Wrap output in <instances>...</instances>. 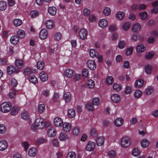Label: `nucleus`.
Instances as JSON below:
<instances>
[{
  "instance_id": "nucleus-1",
  "label": "nucleus",
  "mask_w": 158,
  "mask_h": 158,
  "mask_svg": "<svg viewBox=\"0 0 158 158\" xmlns=\"http://www.w3.org/2000/svg\"><path fill=\"white\" fill-rule=\"evenodd\" d=\"M44 123L43 119L41 118H37L35 122L31 126V129L33 130L36 129H40L43 128Z\"/></svg>"
},
{
  "instance_id": "nucleus-2",
  "label": "nucleus",
  "mask_w": 158,
  "mask_h": 158,
  "mask_svg": "<svg viewBox=\"0 0 158 158\" xmlns=\"http://www.w3.org/2000/svg\"><path fill=\"white\" fill-rule=\"evenodd\" d=\"M131 140L130 138L127 136L123 137L120 141L121 147L124 148L128 147L130 144Z\"/></svg>"
},
{
  "instance_id": "nucleus-3",
  "label": "nucleus",
  "mask_w": 158,
  "mask_h": 158,
  "mask_svg": "<svg viewBox=\"0 0 158 158\" xmlns=\"http://www.w3.org/2000/svg\"><path fill=\"white\" fill-rule=\"evenodd\" d=\"M11 108V104L9 102H5L1 105V110L3 113L9 112Z\"/></svg>"
},
{
  "instance_id": "nucleus-4",
  "label": "nucleus",
  "mask_w": 158,
  "mask_h": 158,
  "mask_svg": "<svg viewBox=\"0 0 158 158\" xmlns=\"http://www.w3.org/2000/svg\"><path fill=\"white\" fill-rule=\"evenodd\" d=\"M87 34V30L84 28L80 29L78 33L80 39L82 40H85L86 38Z\"/></svg>"
},
{
  "instance_id": "nucleus-5",
  "label": "nucleus",
  "mask_w": 158,
  "mask_h": 158,
  "mask_svg": "<svg viewBox=\"0 0 158 158\" xmlns=\"http://www.w3.org/2000/svg\"><path fill=\"white\" fill-rule=\"evenodd\" d=\"M74 73V71L73 69H68L64 70V75L66 77L70 78L73 77Z\"/></svg>"
},
{
  "instance_id": "nucleus-6",
  "label": "nucleus",
  "mask_w": 158,
  "mask_h": 158,
  "mask_svg": "<svg viewBox=\"0 0 158 158\" xmlns=\"http://www.w3.org/2000/svg\"><path fill=\"white\" fill-rule=\"evenodd\" d=\"M110 99L111 102L114 103L119 102L121 99L120 96L117 94H112L110 96Z\"/></svg>"
},
{
  "instance_id": "nucleus-7",
  "label": "nucleus",
  "mask_w": 158,
  "mask_h": 158,
  "mask_svg": "<svg viewBox=\"0 0 158 158\" xmlns=\"http://www.w3.org/2000/svg\"><path fill=\"white\" fill-rule=\"evenodd\" d=\"M108 24V21L105 19H100L98 22V26L102 29L105 28Z\"/></svg>"
},
{
  "instance_id": "nucleus-8",
  "label": "nucleus",
  "mask_w": 158,
  "mask_h": 158,
  "mask_svg": "<svg viewBox=\"0 0 158 158\" xmlns=\"http://www.w3.org/2000/svg\"><path fill=\"white\" fill-rule=\"evenodd\" d=\"M136 51L138 53H140L144 52L146 50V47L143 44H140L136 47Z\"/></svg>"
},
{
  "instance_id": "nucleus-9",
  "label": "nucleus",
  "mask_w": 158,
  "mask_h": 158,
  "mask_svg": "<svg viewBox=\"0 0 158 158\" xmlns=\"http://www.w3.org/2000/svg\"><path fill=\"white\" fill-rule=\"evenodd\" d=\"M48 33L47 30L45 29H41L39 34V37L40 39L44 40L46 39L48 36Z\"/></svg>"
},
{
  "instance_id": "nucleus-10",
  "label": "nucleus",
  "mask_w": 158,
  "mask_h": 158,
  "mask_svg": "<svg viewBox=\"0 0 158 158\" xmlns=\"http://www.w3.org/2000/svg\"><path fill=\"white\" fill-rule=\"evenodd\" d=\"M87 65L89 68L92 70L96 69V64L94 60H89L87 62Z\"/></svg>"
},
{
  "instance_id": "nucleus-11",
  "label": "nucleus",
  "mask_w": 158,
  "mask_h": 158,
  "mask_svg": "<svg viewBox=\"0 0 158 158\" xmlns=\"http://www.w3.org/2000/svg\"><path fill=\"white\" fill-rule=\"evenodd\" d=\"M95 147V143L92 141H89L87 143L85 149L87 151L90 152L94 150Z\"/></svg>"
},
{
  "instance_id": "nucleus-12",
  "label": "nucleus",
  "mask_w": 158,
  "mask_h": 158,
  "mask_svg": "<svg viewBox=\"0 0 158 158\" xmlns=\"http://www.w3.org/2000/svg\"><path fill=\"white\" fill-rule=\"evenodd\" d=\"M62 126L63 130L65 132H69L71 130L72 125L69 123L64 122Z\"/></svg>"
},
{
  "instance_id": "nucleus-13",
  "label": "nucleus",
  "mask_w": 158,
  "mask_h": 158,
  "mask_svg": "<svg viewBox=\"0 0 158 158\" xmlns=\"http://www.w3.org/2000/svg\"><path fill=\"white\" fill-rule=\"evenodd\" d=\"M8 147V144L6 141L5 139H2L0 141V151H4Z\"/></svg>"
},
{
  "instance_id": "nucleus-14",
  "label": "nucleus",
  "mask_w": 158,
  "mask_h": 158,
  "mask_svg": "<svg viewBox=\"0 0 158 158\" xmlns=\"http://www.w3.org/2000/svg\"><path fill=\"white\" fill-rule=\"evenodd\" d=\"M54 124L56 127H61L63 124L62 119L59 117H56L54 120Z\"/></svg>"
},
{
  "instance_id": "nucleus-15",
  "label": "nucleus",
  "mask_w": 158,
  "mask_h": 158,
  "mask_svg": "<svg viewBox=\"0 0 158 158\" xmlns=\"http://www.w3.org/2000/svg\"><path fill=\"white\" fill-rule=\"evenodd\" d=\"M47 141V140L46 138H40L35 139L34 142L36 145L39 146L40 145L46 143Z\"/></svg>"
},
{
  "instance_id": "nucleus-16",
  "label": "nucleus",
  "mask_w": 158,
  "mask_h": 158,
  "mask_svg": "<svg viewBox=\"0 0 158 158\" xmlns=\"http://www.w3.org/2000/svg\"><path fill=\"white\" fill-rule=\"evenodd\" d=\"M140 24L137 23L133 24L131 30L133 32H137L140 31Z\"/></svg>"
},
{
  "instance_id": "nucleus-17",
  "label": "nucleus",
  "mask_w": 158,
  "mask_h": 158,
  "mask_svg": "<svg viewBox=\"0 0 158 158\" xmlns=\"http://www.w3.org/2000/svg\"><path fill=\"white\" fill-rule=\"evenodd\" d=\"M144 81L142 79H138L136 80L134 83V86L135 88H139L141 87L143 85Z\"/></svg>"
},
{
  "instance_id": "nucleus-18",
  "label": "nucleus",
  "mask_w": 158,
  "mask_h": 158,
  "mask_svg": "<svg viewBox=\"0 0 158 158\" xmlns=\"http://www.w3.org/2000/svg\"><path fill=\"white\" fill-rule=\"evenodd\" d=\"M124 13L121 11H118L115 15L116 19L118 21L123 20L124 17Z\"/></svg>"
},
{
  "instance_id": "nucleus-19",
  "label": "nucleus",
  "mask_w": 158,
  "mask_h": 158,
  "mask_svg": "<svg viewBox=\"0 0 158 158\" xmlns=\"http://www.w3.org/2000/svg\"><path fill=\"white\" fill-rule=\"evenodd\" d=\"M40 80L42 82H45L48 79L47 74L44 72H41L40 74Z\"/></svg>"
},
{
  "instance_id": "nucleus-20",
  "label": "nucleus",
  "mask_w": 158,
  "mask_h": 158,
  "mask_svg": "<svg viewBox=\"0 0 158 158\" xmlns=\"http://www.w3.org/2000/svg\"><path fill=\"white\" fill-rule=\"evenodd\" d=\"M37 153V149L35 147L30 148L28 151V155L31 157L35 156Z\"/></svg>"
},
{
  "instance_id": "nucleus-21",
  "label": "nucleus",
  "mask_w": 158,
  "mask_h": 158,
  "mask_svg": "<svg viewBox=\"0 0 158 158\" xmlns=\"http://www.w3.org/2000/svg\"><path fill=\"white\" fill-rule=\"evenodd\" d=\"M47 134L48 136L53 137L56 135V132L53 127H51L48 129Z\"/></svg>"
},
{
  "instance_id": "nucleus-22",
  "label": "nucleus",
  "mask_w": 158,
  "mask_h": 158,
  "mask_svg": "<svg viewBox=\"0 0 158 158\" xmlns=\"http://www.w3.org/2000/svg\"><path fill=\"white\" fill-rule=\"evenodd\" d=\"M71 98V94L69 92H67L64 93L63 99L66 102H70Z\"/></svg>"
},
{
  "instance_id": "nucleus-23",
  "label": "nucleus",
  "mask_w": 158,
  "mask_h": 158,
  "mask_svg": "<svg viewBox=\"0 0 158 158\" xmlns=\"http://www.w3.org/2000/svg\"><path fill=\"white\" fill-rule=\"evenodd\" d=\"M15 66L18 69H20L23 66V63L22 60L19 59H17L15 62Z\"/></svg>"
},
{
  "instance_id": "nucleus-24",
  "label": "nucleus",
  "mask_w": 158,
  "mask_h": 158,
  "mask_svg": "<svg viewBox=\"0 0 158 158\" xmlns=\"http://www.w3.org/2000/svg\"><path fill=\"white\" fill-rule=\"evenodd\" d=\"M114 123L116 127H119L123 123V120L122 118H118L114 120Z\"/></svg>"
},
{
  "instance_id": "nucleus-25",
  "label": "nucleus",
  "mask_w": 158,
  "mask_h": 158,
  "mask_svg": "<svg viewBox=\"0 0 158 158\" xmlns=\"http://www.w3.org/2000/svg\"><path fill=\"white\" fill-rule=\"evenodd\" d=\"M58 138L60 141H65L68 139L67 135L64 132H61L59 135Z\"/></svg>"
},
{
  "instance_id": "nucleus-26",
  "label": "nucleus",
  "mask_w": 158,
  "mask_h": 158,
  "mask_svg": "<svg viewBox=\"0 0 158 158\" xmlns=\"http://www.w3.org/2000/svg\"><path fill=\"white\" fill-rule=\"evenodd\" d=\"M17 34L19 38L22 39L24 38L25 35V32L22 29H19L17 31Z\"/></svg>"
},
{
  "instance_id": "nucleus-27",
  "label": "nucleus",
  "mask_w": 158,
  "mask_h": 158,
  "mask_svg": "<svg viewBox=\"0 0 158 158\" xmlns=\"http://www.w3.org/2000/svg\"><path fill=\"white\" fill-rule=\"evenodd\" d=\"M57 11L56 8L54 6L49 7L48 9L49 13L52 16H54L56 15Z\"/></svg>"
},
{
  "instance_id": "nucleus-28",
  "label": "nucleus",
  "mask_w": 158,
  "mask_h": 158,
  "mask_svg": "<svg viewBox=\"0 0 158 158\" xmlns=\"http://www.w3.org/2000/svg\"><path fill=\"white\" fill-rule=\"evenodd\" d=\"M104 141V138L102 136L98 137L96 139V143L98 146H100L103 144Z\"/></svg>"
},
{
  "instance_id": "nucleus-29",
  "label": "nucleus",
  "mask_w": 158,
  "mask_h": 158,
  "mask_svg": "<svg viewBox=\"0 0 158 158\" xmlns=\"http://www.w3.org/2000/svg\"><path fill=\"white\" fill-rule=\"evenodd\" d=\"M75 111L73 108L70 109L68 110V115L70 118H73L75 116Z\"/></svg>"
},
{
  "instance_id": "nucleus-30",
  "label": "nucleus",
  "mask_w": 158,
  "mask_h": 158,
  "mask_svg": "<svg viewBox=\"0 0 158 158\" xmlns=\"http://www.w3.org/2000/svg\"><path fill=\"white\" fill-rule=\"evenodd\" d=\"M143 94V93L141 90L137 89L135 90L134 94V96L135 98H139Z\"/></svg>"
},
{
  "instance_id": "nucleus-31",
  "label": "nucleus",
  "mask_w": 158,
  "mask_h": 158,
  "mask_svg": "<svg viewBox=\"0 0 158 158\" xmlns=\"http://www.w3.org/2000/svg\"><path fill=\"white\" fill-rule=\"evenodd\" d=\"M19 39L16 35L12 36L10 39L11 43L13 44H16L19 42Z\"/></svg>"
},
{
  "instance_id": "nucleus-32",
  "label": "nucleus",
  "mask_w": 158,
  "mask_h": 158,
  "mask_svg": "<svg viewBox=\"0 0 158 158\" xmlns=\"http://www.w3.org/2000/svg\"><path fill=\"white\" fill-rule=\"evenodd\" d=\"M150 142L149 141L146 139H143L140 143L141 147L145 148L147 147L149 144Z\"/></svg>"
},
{
  "instance_id": "nucleus-33",
  "label": "nucleus",
  "mask_w": 158,
  "mask_h": 158,
  "mask_svg": "<svg viewBox=\"0 0 158 158\" xmlns=\"http://www.w3.org/2000/svg\"><path fill=\"white\" fill-rule=\"evenodd\" d=\"M132 90V88L131 86L126 85L124 89V93L126 94H130Z\"/></svg>"
},
{
  "instance_id": "nucleus-34",
  "label": "nucleus",
  "mask_w": 158,
  "mask_h": 158,
  "mask_svg": "<svg viewBox=\"0 0 158 158\" xmlns=\"http://www.w3.org/2000/svg\"><path fill=\"white\" fill-rule=\"evenodd\" d=\"M139 16L141 20H144L147 18L148 15L147 12L144 11L140 12L139 13Z\"/></svg>"
},
{
  "instance_id": "nucleus-35",
  "label": "nucleus",
  "mask_w": 158,
  "mask_h": 158,
  "mask_svg": "<svg viewBox=\"0 0 158 158\" xmlns=\"http://www.w3.org/2000/svg\"><path fill=\"white\" fill-rule=\"evenodd\" d=\"M113 88L114 90L116 92H118L121 89L122 86L120 84L114 83L113 86Z\"/></svg>"
},
{
  "instance_id": "nucleus-36",
  "label": "nucleus",
  "mask_w": 158,
  "mask_h": 158,
  "mask_svg": "<svg viewBox=\"0 0 158 158\" xmlns=\"http://www.w3.org/2000/svg\"><path fill=\"white\" fill-rule=\"evenodd\" d=\"M45 24L46 27L48 29H50L53 28L54 23L52 20H48L46 22Z\"/></svg>"
},
{
  "instance_id": "nucleus-37",
  "label": "nucleus",
  "mask_w": 158,
  "mask_h": 158,
  "mask_svg": "<svg viewBox=\"0 0 158 158\" xmlns=\"http://www.w3.org/2000/svg\"><path fill=\"white\" fill-rule=\"evenodd\" d=\"M86 85L89 88L93 89L94 87V83L92 80L89 79L86 83Z\"/></svg>"
},
{
  "instance_id": "nucleus-38",
  "label": "nucleus",
  "mask_w": 158,
  "mask_h": 158,
  "mask_svg": "<svg viewBox=\"0 0 158 158\" xmlns=\"http://www.w3.org/2000/svg\"><path fill=\"white\" fill-rule=\"evenodd\" d=\"M111 10L110 8L106 7H105L103 10V15L106 16H108L111 14Z\"/></svg>"
},
{
  "instance_id": "nucleus-39",
  "label": "nucleus",
  "mask_w": 158,
  "mask_h": 158,
  "mask_svg": "<svg viewBox=\"0 0 158 158\" xmlns=\"http://www.w3.org/2000/svg\"><path fill=\"white\" fill-rule=\"evenodd\" d=\"M14 25L16 27H18L20 26L22 24V20L18 19H14L13 21Z\"/></svg>"
},
{
  "instance_id": "nucleus-40",
  "label": "nucleus",
  "mask_w": 158,
  "mask_h": 158,
  "mask_svg": "<svg viewBox=\"0 0 158 158\" xmlns=\"http://www.w3.org/2000/svg\"><path fill=\"white\" fill-rule=\"evenodd\" d=\"M28 79L30 82L35 84L38 81L36 77L34 75H31L29 77Z\"/></svg>"
},
{
  "instance_id": "nucleus-41",
  "label": "nucleus",
  "mask_w": 158,
  "mask_h": 158,
  "mask_svg": "<svg viewBox=\"0 0 158 158\" xmlns=\"http://www.w3.org/2000/svg\"><path fill=\"white\" fill-rule=\"evenodd\" d=\"M15 71V67L13 66H10L7 67V72L8 74H13Z\"/></svg>"
},
{
  "instance_id": "nucleus-42",
  "label": "nucleus",
  "mask_w": 158,
  "mask_h": 158,
  "mask_svg": "<svg viewBox=\"0 0 158 158\" xmlns=\"http://www.w3.org/2000/svg\"><path fill=\"white\" fill-rule=\"evenodd\" d=\"M114 82V79L111 76H109L107 77L106 79V83L108 85H111Z\"/></svg>"
},
{
  "instance_id": "nucleus-43",
  "label": "nucleus",
  "mask_w": 158,
  "mask_h": 158,
  "mask_svg": "<svg viewBox=\"0 0 158 158\" xmlns=\"http://www.w3.org/2000/svg\"><path fill=\"white\" fill-rule=\"evenodd\" d=\"M19 110V108L18 107L15 106L13 107L10 112L12 115H15L17 114Z\"/></svg>"
},
{
  "instance_id": "nucleus-44",
  "label": "nucleus",
  "mask_w": 158,
  "mask_h": 158,
  "mask_svg": "<svg viewBox=\"0 0 158 158\" xmlns=\"http://www.w3.org/2000/svg\"><path fill=\"white\" fill-rule=\"evenodd\" d=\"M154 91L153 89L151 86H148L145 89V93L148 95L152 94Z\"/></svg>"
},
{
  "instance_id": "nucleus-45",
  "label": "nucleus",
  "mask_w": 158,
  "mask_h": 158,
  "mask_svg": "<svg viewBox=\"0 0 158 158\" xmlns=\"http://www.w3.org/2000/svg\"><path fill=\"white\" fill-rule=\"evenodd\" d=\"M134 47L133 46H130L128 47L126 52V55L127 56H129L132 54Z\"/></svg>"
},
{
  "instance_id": "nucleus-46",
  "label": "nucleus",
  "mask_w": 158,
  "mask_h": 158,
  "mask_svg": "<svg viewBox=\"0 0 158 158\" xmlns=\"http://www.w3.org/2000/svg\"><path fill=\"white\" fill-rule=\"evenodd\" d=\"M155 52L152 51L150 52L146 53L145 58L146 59L149 60L151 59L154 56Z\"/></svg>"
},
{
  "instance_id": "nucleus-47",
  "label": "nucleus",
  "mask_w": 158,
  "mask_h": 158,
  "mask_svg": "<svg viewBox=\"0 0 158 158\" xmlns=\"http://www.w3.org/2000/svg\"><path fill=\"white\" fill-rule=\"evenodd\" d=\"M6 2L4 1H0V10L1 11L5 10L6 8Z\"/></svg>"
},
{
  "instance_id": "nucleus-48",
  "label": "nucleus",
  "mask_w": 158,
  "mask_h": 158,
  "mask_svg": "<svg viewBox=\"0 0 158 158\" xmlns=\"http://www.w3.org/2000/svg\"><path fill=\"white\" fill-rule=\"evenodd\" d=\"M92 104L94 106H98L100 103V100L99 98L96 97L92 100Z\"/></svg>"
},
{
  "instance_id": "nucleus-49",
  "label": "nucleus",
  "mask_w": 158,
  "mask_h": 158,
  "mask_svg": "<svg viewBox=\"0 0 158 158\" xmlns=\"http://www.w3.org/2000/svg\"><path fill=\"white\" fill-rule=\"evenodd\" d=\"M131 24L129 22H126L123 24V29L124 31H127L130 28Z\"/></svg>"
},
{
  "instance_id": "nucleus-50",
  "label": "nucleus",
  "mask_w": 158,
  "mask_h": 158,
  "mask_svg": "<svg viewBox=\"0 0 158 158\" xmlns=\"http://www.w3.org/2000/svg\"><path fill=\"white\" fill-rule=\"evenodd\" d=\"M152 67L150 65H147L145 67V72L147 74H150L152 72Z\"/></svg>"
},
{
  "instance_id": "nucleus-51",
  "label": "nucleus",
  "mask_w": 158,
  "mask_h": 158,
  "mask_svg": "<svg viewBox=\"0 0 158 158\" xmlns=\"http://www.w3.org/2000/svg\"><path fill=\"white\" fill-rule=\"evenodd\" d=\"M22 118L25 120L29 118V116L27 112V111H24L22 112L21 114Z\"/></svg>"
},
{
  "instance_id": "nucleus-52",
  "label": "nucleus",
  "mask_w": 158,
  "mask_h": 158,
  "mask_svg": "<svg viewBox=\"0 0 158 158\" xmlns=\"http://www.w3.org/2000/svg\"><path fill=\"white\" fill-rule=\"evenodd\" d=\"M98 53L94 49H91L89 51V55L91 57H96L98 55Z\"/></svg>"
},
{
  "instance_id": "nucleus-53",
  "label": "nucleus",
  "mask_w": 158,
  "mask_h": 158,
  "mask_svg": "<svg viewBox=\"0 0 158 158\" xmlns=\"http://www.w3.org/2000/svg\"><path fill=\"white\" fill-rule=\"evenodd\" d=\"M80 131L79 128L77 127H76L73 128V135H77L80 134Z\"/></svg>"
},
{
  "instance_id": "nucleus-54",
  "label": "nucleus",
  "mask_w": 158,
  "mask_h": 158,
  "mask_svg": "<svg viewBox=\"0 0 158 158\" xmlns=\"http://www.w3.org/2000/svg\"><path fill=\"white\" fill-rule=\"evenodd\" d=\"M39 12L37 10H33L30 12V15L31 18H35L38 15Z\"/></svg>"
},
{
  "instance_id": "nucleus-55",
  "label": "nucleus",
  "mask_w": 158,
  "mask_h": 158,
  "mask_svg": "<svg viewBox=\"0 0 158 158\" xmlns=\"http://www.w3.org/2000/svg\"><path fill=\"white\" fill-rule=\"evenodd\" d=\"M76 154L74 152H70L67 154L66 158H75Z\"/></svg>"
},
{
  "instance_id": "nucleus-56",
  "label": "nucleus",
  "mask_w": 158,
  "mask_h": 158,
  "mask_svg": "<svg viewBox=\"0 0 158 158\" xmlns=\"http://www.w3.org/2000/svg\"><path fill=\"white\" fill-rule=\"evenodd\" d=\"M126 45V43L124 40L120 41L118 44V47L120 49L124 48Z\"/></svg>"
},
{
  "instance_id": "nucleus-57",
  "label": "nucleus",
  "mask_w": 158,
  "mask_h": 158,
  "mask_svg": "<svg viewBox=\"0 0 158 158\" xmlns=\"http://www.w3.org/2000/svg\"><path fill=\"white\" fill-rule=\"evenodd\" d=\"M44 65V63L43 61H39L37 64V68L39 70H42L43 68Z\"/></svg>"
},
{
  "instance_id": "nucleus-58",
  "label": "nucleus",
  "mask_w": 158,
  "mask_h": 158,
  "mask_svg": "<svg viewBox=\"0 0 158 158\" xmlns=\"http://www.w3.org/2000/svg\"><path fill=\"white\" fill-rule=\"evenodd\" d=\"M62 37L61 34L60 32L56 33L54 35V38L56 41L60 40Z\"/></svg>"
},
{
  "instance_id": "nucleus-59",
  "label": "nucleus",
  "mask_w": 158,
  "mask_h": 158,
  "mask_svg": "<svg viewBox=\"0 0 158 158\" xmlns=\"http://www.w3.org/2000/svg\"><path fill=\"white\" fill-rule=\"evenodd\" d=\"M140 152L137 148H135L134 149L132 154L134 156H137L139 155Z\"/></svg>"
},
{
  "instance_id": "nucleus-60",
  "label": "nucleus",
  "mask_w": 158,
  "mask_h": 158,
  "mask_svg": "<svg viewBox=\"0 0 158 158\" xmlns=\"http://www.w3.org/2000/svg\"><path fill=\"white\" fill-rule=\"evenodd\" d=\"M45 109V105L42 104L39 105L38 107V110L39 113H42Z\"/></svg>"
},
{
  "instance_id": "nucleus-61",
  "label": "nucleus",
  "mask_w": 158,
  "mask_h": 158,
  "mask_svg": "<svg viewBox=\"0 0 158 158\" xmlns=\"http://www.w3.org/2000/svg\"><path fill=\"white\" fill-rule=\"evenodd\" d=\"M18 84L17 81L14 78H12L11 80V85L13 87H16Z\"/></svg>"
},
{
  "instance_id": "nucleus-62",
  "label": "nucleus",
  "mask_w": 158,
  "mask_h": 158,
  "mask_svg": "<svg viewBox=\"0 0 158 158\" xmlns=\"http://www.w3.org/2000/svg\"><path fill=\"white\" fill-rule=\"evenodd\" d=\"M89 72L88 70L85 69H84L82 71V75L84 78L87 77L88 76Z\"/></svg>"
},
{
  "instance_id": "nucleus-63",
  "label": "nucleus",
  "mask_w": 158,
  "mask_h": 158,
  "mask_svg": "<svg viewBox=\"0 0 158 158\" xmlns=\"http://www.w3.org/2000/svg\"><path fill=\"white\" fill-rule=\"evenodd\" d=\"M86 108L90 111H93L94 109V107L92 104L90 103L87 104L86 106Z\"/></svg>"
},
{
  "instance_id": "nucleus-64",
  "label": "nucleus",
  "mask_w": 158,
  "mask_h": 158,
  "mask_svg": "<svg viewBox=\"0 0 158 158\" xmlns=\"http://www.w3.org/2000/svg\"><path fill=\"white\" fill-rule=\"evenodd\" d=\"M90 13V10L87 8H85L83 10V14L84 16H88Z\"/></svg>"
}]
</instances>
